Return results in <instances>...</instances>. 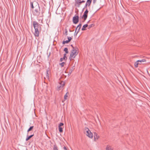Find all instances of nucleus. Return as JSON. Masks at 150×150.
I'll return each mask as SVG.
<instances>
[{
	"instance_id": "f257e3e1",
	"label": "nucleus",
	"mask_w": 150,
	"mask_h": 150,
	"mask_svg": "<svg viewBox=\"0 0 150 150\" xmlns=\"http://www.w3.org/2000/svg\"><path fill=\"white\" fill-rule=\"evenodd\" d=\"M33 25L35 29L33 34L35 37H38L39 35V29L40 26L39 24L35 21H33Z\"/></svg>"
},
{
	"instance_id": "f03ea898",
	"label": "nucleus",
	"mask_w": 150,
	"mask_h": 150,
	"mask_svg": "<svg viewBox=\"0 0 150 150\" xmlns=\"http://www.w3.org/2000/svg\"><path fill=\"white\" fill-rule=\"evenodd\" d=\"M78 53V48L77 47H73V49L71 52L69 57L70 60L74 59Z\"/></svg>"
},
{
	"instance_id": "7ed1b4c3",
	"label": "nucleus",
	"mask_w": 150,
	"mask_h": 150,
	"mask_svg": "<svg viewBox=\"0 0 150 150\" xmlns=\"http://www.w3.org/2000/svg\"><path fill=\"white\" fill-rule=\"evenodd\" d=\"M84 133L89 138H93V134L88 128L86 127L85 128Z\"/></svg>"
},
{
	"instance_id": "20e7f679",
	"label": "nucleus",
	"mask_w": 150,
	"mask_h": 150,
	"mask_svg": "<svg viewBox=\"0 0 150 150\" xmlns=\"http://www.w3.org/2000/svg\"><path fill=\"white\" fill-rule=\"evenodd\" d=\"M65 83L64 82L61 81L59 82L57 88V89L58 91L62 89Z\"/></svg>"
},
{
	"instance_id": "39448f33",
	"label": "nucleus",
	"mask_w": 150,
	"mask_h": 150,
	"mask_svg": "<svg viewBox=\"0 0 150 150\" xmlns=\"http://www.w3.org/2000/svg\"><path fill=\"white\" fill-rule=\"evenodd\" d=\"M37 4L38 5L37 7H38V8H36L35 10L34 13L35 15H38L40 13V8L38 3H37Z\"/></svg>"
},
{
	"instance_id": "423d86ee",
	"label": "nucleus",
	"mask_w": 150,
	"mask_h": 150,
	"mask_svg": "<svg viewBox=\"0 0 150 150\" xmlns=\"http://www.w3.org/2000/svg\"><path fill=\"white\" fill-rule=\"evenodd\" d=\"M73 21L75 24H76L79 21V17L78 16H75L73 18Z\"/></svg>"
},
{
	"instance_id": "0eeeda50",
	"label": "nucleus",
	"mask_w": 150,
	"mask_h": 150,
	"mask_svg": "<svg viewBox=\"0 0 150 150\" xmlns=\"http://www.w3.org/2000/svg\"><path fill=\"white\" fill-rule=\"evenodd\" d=\"M94 137L95 141H96L99 139V136L97 133L96 132H95L94 133Z\"/></svg>"
},
{
	"instance_id": "6e6552de",
	"label": "nucleus",
	"mask_w": 150,
	"mask_h": 150,
	"mask_svg": "<svg viewBox=\"0 0 150 150\" xmlns=\"http://www.w3.org/2000/svg\"><path fill=\"white\" fill-rule=\"evenodd\" d=\"M64 124L62 123H60L59 125L58 128H59V131L60 132H63V129L61 127Z\"/></svg>"
},
{
	"instance_id": "1a4fd4ad",
	"label": "nucleus",
	"mask_w": 150,
	"mask_h": 150,
	"mask_svg": "<svg viewBox=\"0 0 150 150\" xmlns=\"http://www.w3.org/2000/svg\"><path fill=\"white\" fill-rule=\"evenodd\" d=\"M88 12V11L87 9H86V11L84 12L83 15V17L84 18V20H85L87 18V14Z\"/></svg>"
},
{
	"instance_id": "9d476101",
	"label": "nucleus",
	"mask_w": 150,
	"mask_h": 150,
	"mask_svg": "<svg viewBox=\"0 0 150 150\" xmlns=\"http://www.w3.org/2000/svg\"><path fill=\"white\" fill-rule=\"evenodd\" d=\"M92 0H87L85 4V7H86L87 6H89L91 4Z\"/></svg>"
},
{
	"instance_id": "9b49d317",
	"label": "nucleus",
	"mask_w": 150,
	"mask_h": 150,
	"mask_svg": "<svg viewBox=\"0 0 150 150\" xmlns=\"http://www.w3.org/2000/svg\"><path fill=\"white\" fill-rule=\"evenodd\" d=\"M113 147L110 145H108L106 148V150H113Z\"/></svg>"
},
{
	"instance_id": "f8f14e48",
	"label": "nucleus",
	"mask_w": 150,
	"mask_h": 150,
	"mask_svg": "<svg viewBox=\"0 0 150 150\" xmlns=\"http://www.w3.org/2000/svg\"><path fill=\"white\" fill-rule=\"evenodd\" d=\"M81 24H79L77 27V28H76L75 32H76V33H77L79 30H80L81 28Z\"/></svg>"
},
{
	"instance_id": "ddd939ff",
	"label": "nucleus",
	"mask_w": 150,
	"mask_h": 150,
	"mask_svg": "<svg viewBox=\"0 0 150 150\" xmlns=\"http://www.w3.org/2000/svg\"><path fill=\"white\" fill-rule=\"evenodd\" d=\"M139 60H138L134 64V66L136 67H137L138 66V65L139 64H141V63H140Z\"/></svg>"
},
{
	"instance_id": "4468645a",
	"label": "nucleus",
	"mask_w": 150,
	"mask_h": 150,
	"mask_svg": "<svg viewBox=\"0 0 150 150\" xmlns=\"http://www.w3.org/2000/svg\"><path fill=\"white\" fill-rule=\"evenodd\" d=\"M33 134L31 135L30 136H27L26 139V141H27L31 137H32L33 136Z\"/></svg>"
},
{
	"instance_id": "2eb2a0df",
	"label": "nucleus",
	"mask_w": 150,
	"mask_h": 150,
	"mask_svg": "<svg viewBox=\"0 0 150 150\" xmlns=\"http://www.w3.org/2000/svg\"><path fill=\"white\" fill-rule=\"evenodd\" d=\"M81 1H77V2L76 3V5H77L78 7H79L80 5V4H81Z\"/></svg>"
},
{
	"instance_id": "dca6fc26",
	"label": "nucleus",
	"mask_w": 150,
	"mask_h": 150,
	"mask_svg": "<svg viewBox=\"0 0 150 150\" xmlns=\"http://www.w3.org/2000/svg\"><path fill=\"white\" fill-rule=\"evenodd\" d=\"M64 51L65 52V54H67L68 53V51L67 48H65L64 49Z\"/></svg>"
},
{
	"instance_id": "f3484780",
	"label": "nucleus",
	"mask_w": 150,
	"mask_h": 150,
	"mask_svg": "<svg viewBox=\"0 0 150 150\" xmlns=\"http://www.w3.org/2000/svg\"><path fill=\"white\" fill-rule=\"evenodd\" d=\"M69 42L68 40H65V41H63L62 42L63 44H65L66 43H68Z\"/></svg>"
},
{
	"instance_id": "a211bd4d",
	"label": "nucleus",
	"mask_w": 150,
	"mask_h": 150,
	"mask_svg": "<svg viewBox=\"0 0 150 150\" xmlns=\"http://www.w3.org/2000/svg\"><path fill=\"white\" fill-rule=\"evenodd\" d=\"M33 126L30 127V128L28 130L27 132H28L29 131H30V130H31L33 129Z\"/></svg>"
},
{
	"instance_id": "6ab92c4d",
	"label": "nucleus",
	"mask_w": 150,
	"mask_h": 150,
	"mask_svg": "<svg viewBox=\"0 0 150 150\" xmlns=\"http://www.w3.org/2000/svg\"><path fill=\"white\" fill-rule=\"evenodd\" d=\"M53 149L54 150H58L57 147L56 145H54Z\"/></svg>"
},
{
	"instance_id": "aec40b11",
	"label": "nucleus",
	"mask_w": 150,
	"mask_h": 150,
	"mask_svg": "<svg viewBox=\"0 0 150 150\" xmlns=\"http://www.w3.org/2000/svg\"><path fill=\"white\" fill-rule=\"evenodd\" d=\"M66 54H64V57L63 58V59H64V60H66L67 59V57H66Z\"/></svg>"
},
{
	"instance_id": "412c9836",
	"label": "nucleus",
	"mask_w": 150,
	"mask_h": 150,
	"mask_svg": "<svg viewBox=\"0 0 150 150\" xmlns=\"http://www.w3.org/2000/svg\"><path fill=\"white\" fill-rule=\"evenodd\" d=\"M67 93H67L64 96V99L65 100H67V98L68 97V95H67Z\"/></svg>"
},
{
	"instance_id": "4be33fe9",
	"label": "nucleus",
	"mask_w": 150,
	"mask_h": 150,
	"mask_svg": "<svg viewBox=\"0 0 150 150\" xmlns=\"http://www.w3.org/2000/svg\"><path fill=\"white\" fill-rule=\"evenodd\" d=\"M65 63L64 62H62L59 64L62 67H63L64 66Z\"/></svg>"
},
{
	"instance_id": "5701e85b",
	"label": "nucleus",
	"mask_w": 150,
	"mask_h": 150,
	"mask_svg": "<svg viewBox=\"0 0 150 150\" xmlns=\"http://www.w3.org/2000/svg\"><path fill=\"white\" fill-rule=\"evenodd\" d=\"M139 61H140V63H141L142 62H145L146 60L145 59H142L141 60H139Z\"/></svg>"
},
{
	"instance_id": "b1692460",
	"label": "nucleus",
	"mask_w": 150,
	"mask_h": 150,
	"mask_svg": "<svg viewBox=\"0 0 150 150\" xmlns=\"http://www.w3.org/2000/svg\"><path fill=\"white\" fill-rule=\"evenodd\" d=\"M72 38L70 37H68V40L69 42L71 40Z\"/></svg>"
},
{
	"instance_id": "393cba45",
	"label": "nucleus",
	"mask_w": 150,
	"mask_h": 150,
	"mask_svg": "<svg viewBox=\"0 0 150 150\" xmlns=\"http://www.w3.org/2000/svg\"><path fill=\"white\" fill-rule=\"evenodd\" d=\"M93 25H94L93 24H91L89 25L88 26V29L90 28H91V27Z\"/></svg>"
},
{
	"instance_id": "a878e982",
	"label": "nucleus",
	"mask_w": 150,
	"mask_h": 150,
	"mask_svg": "<svg viewBox=\"0 0 150 150\" xmlns=\"http://www.w3.org/2000/svg\"><path fill=\"white\" fill-rule=\"evenodd\" d=\"M30 5H31V7L32 8H34V6H33V3L32 2L30 3Z\"/></svg>"
},
{
	"instance_id": "bb28decb",
	"label": "nucleus",
	"mask_w": 150,
	"mask_h": 150,
	"mask_svg": "<svg viewBox=\"0 0 150 150\" xmlns=\"http://www.w3.org/2000/svg\"><path fill=\"white\" fill-rule=\"evenodd\" d=\"M88 26V25L87 24H85L83 26V27L84 28H86Z\"/></svg>"
},
{
	"instance_id": "cd10ccee",
	"label": "nucleus",
	"mask_w": 150,
	"mask_h": 150,
	"mask_svg": "<svg viewBox=\"0 0 150 150\" xmlns=\"http://www.w3.org/2000/svg\"><path fill=\"white\" fill-rule=\"evenodd\" d=\"M64 60V59H63V58H60V60L61 62H62L63 60Z\"/></svg>"
},
{
	"instance_id": "c85d7f7f",
	"label": "nucleus",
	"mask_w": 150,
	"mask_h": 150,
	"mask_svg": "<svg viewBox=\"0 0 150 150\" xmlns=\"http://www.w3.org/2000/svg\"><path fill=\"white\" fill-rule=\"evenodd\" d=\"M46 74H47V78H49V76H48V71H47V72Z\"/></svg>"
},
{
	"instance_id": "c756f323",
	"label": "nucleus",
	"mask_w": 150,
	"mask_h": 150,
	"mask_svg": "<svg viewBox=\"0 0 150 150\" xmlns=\"http://www.w3.org/2000/svg\"><path fill=\"white\" fill-rule=\"evenodd\" d=\"M96 0H93V3H95L96 2Z\"/></svg>"
},
{
	"instance_id": "7c9ffc66",
	"label": "nucleus",
	"mask_w": 150,
	"mask_h": 150,
	"mask_svg": "<svg viewBox=\"0 0 150 150\" xmlns=\"http://www.w3.org/2000/svg\"><path fill=\"white\" fill-rule=\"evenodd\" d=\"M81 30H85V28H83H83H82Z\"/></svg>"
},
{
	"instance_id": "2f4dec72",
	"label": "nucleus",
	"mask_w": 150,
	"mask_h": 150,
	"mask_svg": "<svg viewBox=\"0 0 150 150\" xmlns=\"http://www.w3.org/2000/svg\"><path fill=\"white\" fill-rule=\"evenodd\" d=\"M64 150H67V148H66V147L65 146H64Z\"/></svg>"
},
{
	"instance_id": "473e14b6",
	"label": "nucleus",
	"mask_w": 150,
	"mask_h": 150,
	"mask_svg": "<svg viewBox=\"0 0 150 150\" xmlns=\"http://www.w3.org/2000/svg\"><path fill=\"white\" fill-rule=\"evenodd\" d=\"M81 3H84L85 2V1L84 0H82V1H81Z\"/></svg>"
},
{
	"instance_id": "72a5a7b5",
	"label": "nucleus",
	"mask_w": 150,
	"mask_h": 150,
	"mask_svg": "<svg viewBox=\"0 0 150 150\" xmlns=\"http://www.w3.org/2000/svg\"><path fill=\"white\" fill-rule=\"evenodd\" d=\"M65 34L66 35H67V30L66 31Z\"/></svg>"
},
{
	"instance_id": "f704fd0d",
	"label": "nucleus",
	"mask_w": 150,
	"mask_h": 150,
	"mask_svg": "<svg viewBox=\"0 0 150 150\" xmlns=\"http://www.w3.org/2000/svg\"><path fill=\"white\" fill-rule=\"evenodd\" d=\"M77 1H81V0H77Z\"/></svg>"
},
{
	"instance_id": "c9c22d12",
	"label": "nucleus",
	"mask_w": 150,
	"mask_h": 150,
	"mask_svg": "<svg viewBox=\"0 0 150 150\" xmlns=\"http://www.w3.org/2000/svg\"><path fill=\"white\" fill-rule=\"evenodd\" d=\"M71 46H72V47H73V46H72V45H71Z\"/></svg>"
}]
</instances>
